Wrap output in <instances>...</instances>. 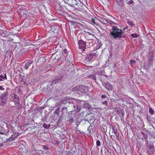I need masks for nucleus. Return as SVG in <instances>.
<instances>
[{"label":"nucleus","instance_id":"47","mask_svg":"<svg viewBox=\"0 0 155 155\" xmlns=\"http://www.w3.org/2000/svg\"><path fill=\"white\" fill-rule=\"evenodd\" d=\"M92 120V119H90L89 120V121H91Z\"/></svg>","mask_w":155,"mask_h":155},{"label":"nucleus","instance_id":"3","mask_svg":"<svg viewBox=\"0 0 155 155\" xmlns=\"http://www.w3.org/2000/svg\"><path fill=\"white\" fill-rule=\"evenodd\" d=\"M78 44L79 48L82 49L83 51H84L86 46L85 42L81 40L78 41Z\"/></svg>","mask_w":155,"mask_h":155},{"label":"nucleus","instance_id":"10","mask_svg":"<svg viewBox=\"0 0 155 155\" xmlns=\"http://www.w3.org/2000/svg\"><path fill=\"white\" fill-rule=\"evenodd\" d=\"M7 79L6 74L3 73L0 75V82Z\"/></svg>","mask_w":155,"mask_h":155},{"label":"nucleus","instance_id":"34","mask_svg":"<svg viewBox=\"0 0 155 155\" xmlns=\"http://www.w3.org/2000/svg\"><path fill=\"white\" fill-rule=\"evenodd\" d=\"M133 3H134L133 1L132 0H131L129 2H127V4L128 5H130L132 4Z\"/></svg>","mask_w":155,"mask_h":155},{"label":"nucleus","instance_id":"15","mask_svg":"<svg viewBox=\"0 0 155 155\" xmlns=\"http://www.w3.org/2000/svg\"><path fill=\"white\" fill-rule=\"evenodd\" d=\"M79 85H77L72 89V91L78 93L79 92Z\"/></svg>","mask_w":155,"mask_h":155},{"label":"nucleus","instance_id":"23","mask_svg":"<svg viewBox=\"0 0 155 155\" xmlns=\"http://www.w3.org/2000/svg\"><path fill=\"white\" fill-rule=\"evenodd\" d=\"M84 107L87 109H90L91 107V106L88 103H85L84 104Z\"/></svg>","mask_w":155,"mask_h":155},{"label":"nucleus","instance_id":"46","mask_svg":"<svg viewBox=\"0 0 155 155\" xmlns=\"http://www.w3.org/2000/svg\"><path fill=\"white\" fill-rule=\"evenodd\" d=\"M142 133L143 134V135H145V134H144V133H143V132H142Z\"/></svg>","mask_w":155,"mask_h":155},{"label":"nucleus","instance_id":"43","mask_svg":"<svg viewBox=\"0 0 155 155\" xmlns=\"http://www.w3.org/2000/svg\"><path fill=\"white\" fill-rule=\"evenodd\" d=\"M3 144L2 143H0V147L3 146Z\"/></svg>","mask_w":155,"mask_h":155},{"label":"nucleus","instance_id":"42","mask_svg":"<svg viewBox=\"0 0 155 155\" xmlns=\"http://www.w3.org/2000/svg\"><path fill=\"white\" fill-rule=\"evenodd\" d=\"M84 120L85 121H88V123H89V120L88 119H85V120Z\"/></svg>","mask_w":155,"mask_h":155},{"label":"nucleus","instance_id":"12","mask_svg":"<svg viewBox=\"0 0 155 155\" xmlns=\"http://www.w3.org/2000/svg\"><path fill=\"white\" fill-rule=\"evenodd\" d=\"M148 148L150 149V152L152 153H154L155 152L154 148L152 144H150L148 146Z\"/></svg>","mask_w":155,"mask_h":155},{"label":"nucleus","instance_id":"40","mask_svg":"<svg viewBox=\"0 0 155 155\" xmlns=\"http://www.w3.org/2000/svg\"><path fill=\"white\" fill-rule=\"evenodd\" d=\"M101 97L102 98H105L106 97V96L104 94L102 95L101 96Z\"/></svg>","mask_w":155,"mask_h":155},{"label":"nucleus","instance_id":"13","mask_svg":"<svg viewBox=\"0 0 155 155\" xmlns=\"http://www.w3.org/2000/svg\"><path fill=\"white\" fill-rule=\"evenodd\" d=\"M18 136V133H15L13 134L12 135V136L9 137V140L10 141H12L15 140L16 138Z\"/></svg>","mask_w":155,"mask_h":155},{"label":"nucleus","instance_id":"37","mask_svg":"<svg viewBox=\"0 0 155 155\" xmlns=\"http://www.w3.org/2000/svg\"><path fill=\"white\" fill-rule=\"evenodd\" d=\"M43 148L44 149L46 150L48 149V147L46 146H43Z\"/></svg>","mask_w":155,"mask_h":155},{"label":"nucleus","instance_id":"38","mask_svg":"<svg viewBox=\"0 0 155 155\" xmlns=\"http://www.w3.org/2000/svg\"><path fill=\"white\" fill-rule=\"evenodd\" d=\"M4 89H5L4 88H3L2 86H0V90L3 91V90H4Z\"/></svg>","mask_w":155,"mask_h":155},{"label":"nucleus","instance_id":"45","mask_svg":"<svg viewBox=\"0 0 155 155\" xmlns=\"http://www.w3.org/2000/svg\"><path fill=\"white\" fill-rule=\"evenodd\" d=\"M76 124L77 125V127H78V123H76Z\"/></svg>","mask_w":155,"mask_h":155},{"label":"nucleus","instance_id":"48","mask_svg":"<svg viewBox=\"0 0 155 155\" xmlns=\"http://www.w3.org/2000/svg\"><path fill=\"white\" fill-rule=\"evenodd\" d=\"M67 153H69V154L70 153L69 152H67Z\"/></svg>","mask_w":155,"mask_h":155},{"label":"nucleus","instance_id":"31","mask_svg":"<svg viewBox=\"0 0 155 155\" xmlns=\"http://www.w3.org/2000/svg\"><path fill=\"white\" fill-rule=\"evenodd\" d=\"M127 24L130 26H132L133 25V23L132 22L130 21H128L127 22Z\"/></svg>","mask_w":155,"mask_h":155},{"label":"nucleus","instance_id":"1","mask_svg":"<svg viewBox=\"0 0 155 155\" xmlns=\"http://www.w3.org/2000/svg\"><path fill=\"white\" fill-rule=\"evenodd\" d=\"M110 33L111 36L114 39L123 38L124 37L122 30L116 26L112 27Z\"/></svg>","mask_w":155,"mask_h":155},{"label":"nucleus","instance_id":"39","mask_svg":"<svg viewBox=\"0 0 155 155\" xmlns=\"http://www.w3.org/2000/svg\"><path fill=\"white\" fill-rule=\"evenodd\" d=\"M63 51L64 53L65 54H67V51L66 49H64V50Z\"/></svg>","mask_w":155,"mask_h":155},{"label":"nucleus","instance_id":"29","mask_svg":"<svg viewBox=\"0 0 155 155\" xmlns=\"http://www.w3.org/2000/svg\"><path fill=\"white\" fill-rule=\"evenodd\" d=\"M60 111V109L58 108L56 110H55L54 113L56 114H58Z\"/></svg>","mask_w":155,"mask_h":155},{"label":"nucleus","instance_id":"35","mask_svg":"<svg viewBox=\"0 0 155 155\" xmlns=\"http://www.w3.org/2000/svg\"><path fill=\"white\" fill-rule=\"evenodd\" d=\"M112 129L113 130V131L112 133H114V134L115 132H117V130L115 128H114V127H112Z\"/></svg>","mask_w":155,"mask_h":155},{"label":"nucleus","instance_id":"4","mask_svg":"<svg viewBox=\"0 0 155 155\" xmlns=\"http://www.w3.org/2000/svg\"><path fill=\"white\" fill-rule=\"evenodd\" d=\"M66 1L67 3L70 6L77 5L78 3L80 1V0H66Z\"/></svg>","mask_w":155,"mask_h":155},{"label":"nucleus","instance_id":"26","mask_svg":"<svg viewBox=\"0 0 155 155\" xmlns=\"http://www.w3.org/2000/svg\"><path fill=\"white\" fill-rule=\"evenodd\" d=\"M136 63V61L134 60H130V64L131 66H133V65Z\"/></svg>","mask_w":155,"mask_h":155},{"label":"nucleus","instance_id":"17","mask_svg":"<svg viewBox=\"0 0 155 155\" xmlns=\"http://www.w3.org/2000/svg\"><path fill=\"white\" fill-rule=\"evenodd\" d=\"M117 4L120 6L122 7L123 6L124 2L123 0H116Z\"/></svg>","mask_w":155,"mask_h":155},{"label":"nucleus","instance_id":"27","mask_svg":"<svg viewBox=\"0 0 155 155\" xmlns=\"http://www.w3.org/2000/svg\"><path fill=\"white\" fill-rule=\"evenodd\" d=\"M92 24L95 25H98L97 23L95 22V20L94 19H92L91 21Z\"/></svg>","mask_w":155,"mask_h":155},{"label":"nucleus","instance_id":"30","mask_svg":"<svg viewBox=\"0 0 155 155\" xmlns=\"http://www.w3.org/2000/svg\"><path fill=\"white\" fill-rule=\"evenodd\" d=\"M101 142L99 140H97L96 142V145L97 146H99L101 145Z\"/></svg>","mask_w":155,"mask_h":155},{"label":"nucleus","instance_id":"2","mask_svg":"<svg viewBox=\"0 0 155 155\" xmlns=\"http://www.w3.org/2000/svg\"><path fill=\"white\" fill-rule=\"evenodd\" d=\"M8 96V92H5L0 96V105L4 106L6 104Z\"/></svg>","mask_w":155,"mask_h":155},{"label":"nucleus","instance_id":"36","mask_svg":"<svg viewBox=\"0 0 155 155\" xmlns=\"http://www.w3.org/2000/svg\"><path fill=\"white\" fill-rule=\"evenodd\" d=\"M84 113H85L86 114H85V116H86L87 114L85 112H81V115H82V116H83V115H84Z\"/></svg>","mask_w":155,"mask_h":155},{"label":"nucleus","instance_id":"7","mask_svg":"<svg viewBox=\"0 0 155 155\" xmlns=\"http://www.w3.org/2000/svg\"><path fill=\"white\" fill-rule=\"evenodd\" d=\"M79 92L86 93L88 91L87 88L83 85H79Z\"/></svg>","mask_w":155,"mask_h":155},{"label":"nucleus","instance_id":"21","mask_svg":"<svg viewBox=\"0 0 155 155\" xmlns=\"http://www.w3.org/2000/svg\"><path fill=\"white\" fill-rule=\"evenodd\" d=\"M93 129V126H91V124L87 128V130L89 131L90 134H91L92 132H91V130Z\"/></svg>","mask_w":155,"mask_h":155},{"label":"nucleus","instance_id":"44","mask_svg":"<svg viewBox=\"0 0 155 155\" xmlns=\"http://www.w3.org/2000/svg\"><path fill=\"white\" fill-rule=\"evenodd\" d=\"M4 134V133H3L2 132H0V134Z\"/></svg>","mask_w":155,"mask_h":155},{"label":"nucleus","instance_id":"18","mask_svg":"<svg viewBox=\"0 0 155 155\" xmlns=\"http://www.w3.org/2000/svg\"><path fill=\"white\" fill-rule=\"evenodd\" d=\"M101 151L102 153L103 152L105 154H106V153L108 152V150L104 146L101 148Z\"/></svg>","mask_w":155,"mask_h":155},{"label":"nucleus","instance_id":"9","mask_svg":"<svg viewBox=\"0 0 155 155\" xmlns=\"http://www.w3.org/2000/svg\"><path fill=\"white\" fill-rule=\"evenodd\" d=\"M94 54H87L86 57L85 61L86 62H89L92 59Z\"/></svg>","mask_w":155,"mask_h":155},{"label":"nucleus","instance_id":"20","mask_svg":"<svg viewBox=\"0 0 155 155\" xmlns=\"http://www.w3.org/2000/svg\"><path fill=\"white\" fill-rule=\"evenodd\" d=\"M100 21L101 23L104 24H106L107 23V20H106L105 19L103 18H101Z\"/></svg>","mask_w":155,"mask_h":155},{"label":"nucleus","instance_id":"19","mask_svg":"<svg viewBox=\"0 0 155 155\" xmlns=\"http://www.w3.org/2000/svg\"><path fill=\"white\" fill-rule=\"evenodd\" d=\"M88 77L91 79H93L94 81H96V75L94 74H92L89 75L88 76Z\"/></svg>","mask_w":155,"mask_h":155},{"label":"nucleus","instance_id":"22","mask_svg":"<svg viewBox=\"0 0 155 155\" xmlns=\"http://www.w3.org/2000/svg\"><path fill=\"white\" fill-rule=\"evenodd\" d=\"M50 126H51L50 124H49L48 125H47V124H45V123L43 125V127L44 128H45L46 129H48L49 128H50Z\"/></svg>","mask_w":155,"mask_h":155},{"label":"nucleus","instance_id":"11","mask_svg":"<svg viewBox=\"0 0 155 155\" xmlns=\"http://www.w3.org/2000/svg\"><path fill=\"white\" fill-rule=\"evenodd\" d=\"M32 61L31 60L25 62V66L24 67V68L26 70L28 69L29 66H30L31 64L32 63Z\"/></svg>","mask_w":155,"mask_h":155},{"label":"nucleus","instance_id":"49","mask_svg":"<svg viewBox=\"0 0 155 155\" xmlns=\"http://www.w3.org/2000/svg\"><path fill=\"white\" fill-rule=\"evenodd\" d=\"M146 137L147 138V135H146Z\"/></svg>","mask_w":155,"mask_h":155},{"label":"nucleus","instance_id":"25","mask_svg":"<svg viewBox=\"0 0 155 155\" xmlns=\"http://www.w3.org/2000/svg\"><path fill=\"white\" fill-rule=\"evenodd\" d=\"M131 36L132 37L134 38H137L138 37V35L136 33L131 34Z\"/></svg>","mask_w":155,"mask_h":155},{"label":"nucleus","instance_id":"16","mask_svg":"<svg viewBox=\"0 0 155 155\" xmlns=\"http://www.w3.org/2000/svg\"><path fill=\"white\" fill-rule=\"evenodd\" d=\"M154 57V55L153 54H152L148 58V62L150 64L151 63L152 61L153 60Z\"/></svg>","mask_w":155,"mask_h":155},{"label":"nucleus","instance_id":"41","mask_svg":"<svg viewBox=\"0 0 155 155\" xmlns=\"http://www.w3.org/2000/svg\"><path fill=\"white\" fill-rule=\"evenodd\" d=\"M21 107H22L21 106V105H20L19 107H18L17 109H20L21 108Z\"/></svg>","mask_w":155,"mask_h":155},{"label":"nucleus","instance_id":"28","mask_svg":"<svg viewBox=\"0 0 155 155\" xmlns=\"http://www.w3.org/2000/svg\"><path fill=\"white\" fill-rule=\"evenodd\" d=\"M149 112L152 115H153L154 114V110L152 109L151 108H149Z\"/></svg>","mask_w":155,"mask_h":155},{"label":"nucleus","instance_id":"8","mask_svg":"<svg viewBox=\"0 0 155 155\" xmlns=\"http://www.w3.org/2000/svg\"><path fill=\"white\" fill-rule=\"evenodd\" d=\"M102 84L108 90H112V86L109 83H104Z\"/></svg>","mask_w":155,"mask_h":155},{"label":"nucleus","instance_id":"50","mask_svg":"<svg viewBox=\"0 0 155 155\" xmlns=\"http://www.w3.org/2000/svg\"><path fill=\"white\" fill-rule=\"evenodd\" d=\"M146 137L147 138V135H146Z\"/></svg>","mask_w":155,"mask_h":155},{"label":"nucleus","instance_id":"32","mask_svg":"<svg viewBox=\"0 0 155 155\" xmlns=\"http://www.w3.org/2000/svg\"><path fill=\"white\" fill-rule=\"evenodd\" d=\"M107 102L106 101H104L102 102V104H104L106 105V106H107Z\"/></svg>","mask_w":155,"mask_h":155},{"label":"nucleus","instance_id":"6","mask_svg":"<svg viewBox=\"0 0 155 155\" xmlns=\"http://www.w3.org/2000/svg\"><path fill=\"white\" fill-rule=\"evenodd\" d=\"M12 100L15 104H19L20 103L19 98L15 94H14L12 96Z\"/></svg>","mask_w":155,"mask_h":155},{"label":"nucleus","instance_id":"33","mask_svg":"<svg viewBox=\"0 0 155 155\" xmlns=\"http://www.w3.org/2000/svg\"><path fill=\"white\" fill-rule=\"evenodd\" d=\"M97 43H98V45L99 47L102 46V44L101 43V41L99 40H97Z\"/></svg>","mask_w":155,"mask_h":155},{"label":"nucleus","instance_id":"24","mask_svg":"<svg viewBox=\"0 0 155 155\" xmlns=\"http://www.w3.org/2000/svg\"><path fill=\"white\" fill-rule=\"evenodd\" d=\"M117 138V139L118 140L119 139V133L118 132H115V133L114 134Z\"/></svg>","mask_w":155,"mask_h":155},{"label":"nucleus","instance_id":"14","mask_svg":"<svg viewBox=\"0 0 155 155\" xmlns=\"http://www.w3.org/2000/svg\"><path fill=\"white\" fill-rule=\"evenodd\" d=\"M68 115L69 116L68 117V120H67L68 123H69L70 124H72L73 123L74 121V116H71L70 114H68Z\"/></svg>","mask_w":155,"mask_h":155},{"label":"nucleus","instance_id":"5","mask_svg":"<svg viewBox=\"0 0 155 155\" xmlns=\"http://www.w3.org/2000/svg\"><path fill=\"white\" fill-rule=\"evenodd\" d=\"M70 106L71 107H73L74 108L73 111H75L76 112H79L81 109V107L78 105H75L73 103H70Z\"/></svg>","mask_w":155,"mask_h":155}]
</instances>
